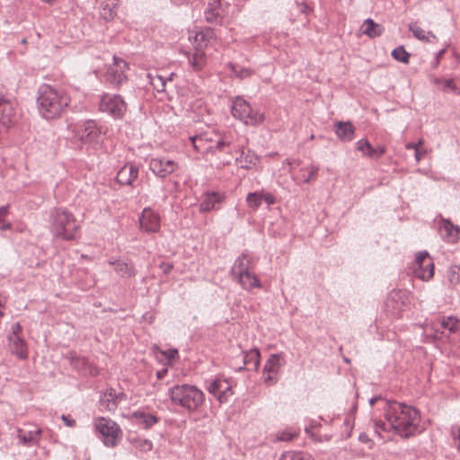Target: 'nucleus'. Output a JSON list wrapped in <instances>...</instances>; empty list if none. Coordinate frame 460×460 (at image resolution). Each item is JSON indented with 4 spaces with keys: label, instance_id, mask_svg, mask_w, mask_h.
I'll list each match as a JSON object with an SVG mask.
<instances>
[{
    "label": "nucleus",
    "instance_id": "f257e3e1",
    "mask_svg": "<svg viewBox=\"0 0 460 460\" xmlns=\"http://www.w3.org/2000/svg\"><path fill=\"white\" fill-rule=\"evenodd\" d=\"M385 420L376 421V432L394 431L402 438L414 436L419 429L420 413L409 405L395 401L385 402L384 408Z\"/></svg>",
    "mask_w": 460,
    "mask_h": 460
},
{
    "label": "nucleus",
    "instance_id": "f03ea898",
    "mask_svg": "<svg viewBox=\"0 0 460 460\" xmlns=\"http://www.w3.org/2000/svg\"><path fill=\"white\" fill-rule=\"evenodd\" d=\"M71 99L61 87L42 84L37 92L39 114L47 120L59 119L67 110Z\"/></svg>",
    "mask_w": 460,
    "mask_h": 460
},
{
    "label": "nucleus",
    "instance_id": "7ed1b4c3",
    "mask_svg": "<svg viewBox=\"0 0 460 460\" xmlns=\"http://www.w3.org/2000/svg\"><path fill=\"white\" fill-rule=\"evenodd\" d=\"M79 223L72 212L64 208H55L49 214V231L53 236L70 241L76 237Z\"/></svg>",
    "mask_w": 460,
    "mask_h": 460
},
{
    "label": "nucleus",
    "instance_id": "20e7f679",
    "mask_svg": "<svg viewBox=\"0 0 460 460\" xmlns=\"http://www.w3.org/2000/svg\"><path fill=\"white\" fill-rule=\"evenodd\" d=\"M172 403L190 412L199 410L205 401L204 393L197 386L188 384L175 385L168 390Z\"/></svg>",
    "mask_w": 460,
    "mask_h": 460
},
{
    "label": "nucleus",
    "instance_id": "39448f33",
    "mask_svg": "<svg viewBox=\"0 0 460 460\" xmlns=\"http://www.w3.org/2000/svg\"><path fill=\"white\" fill-rule=\"evenodd\" d=\"M70 139L76 145L97 143L102 135V129L93 120H86L70 126Z\"/></svg>",
    "mask_w": 460,
    "mask_h": 460
},
{
    "label": "nucleus",
    "instance_id": "423d86ee",
    "mask_svg": "<svg viewBox=\"0 0 460 460\" xmlns=\"http://www.w3.org/2000/svg\"><path fill=\"white\" fill-rule=\"evenodd\" d=\"M232 115L251 126L261 124L264 120V114L252 108L249 102L240 96L233 102Z\"/></svg>",
    "mask_w": 460,
    "mask_h": 460
},
{
    "label": "nucleus",
    "instance_id": "0eeeda50",
    "mask_svg": "<svg viewBox=\"0 0 460 460\" xmlns=\"http://www.w3.org/2000/svg\"><path fill=\"white\" fill-rule=\"evenodd\" d=\"M93 425L106 447H114L118 445L121 429L114 420L105 417H98L94 419Z\"/></svg>",
    "mask_w": 460,
    "mask_h": 460
},
{
    "label": "nucleus",
    "instance_id": "6e6552de",
    "mask_svg": "<svg viewBox=\"0 0 460 460\" xmlns=\"http://www.w3.org/2000/svg\"><path fill=\"white\" fill-rule=\"evenodd\" d=\"M99 111L115 119H122L128 111V104L119 94L103 93L100 98Z\"/></svg>",
    "mask_w": 460,
    "mask_h": 460
},
{
    "label": "nucleus",
    "instance_id": "1a4fd4ad",
    "mask_svg": "<svg viewBox=\"0 0 460 460\" xmlns=\"http://www.w3.org/2000/svg\"><path fill=\"white\" fill-rule=\"evenodd\" d=\"M194 149L198 152H214L215 150L222 151L226 147L230 146L233 143V137L231 135L225 134L215 141L216 146L208 145V142H212V139L208 137V134H200L190 137Z\"/></svg>",
    "mask_w": 460,
    "mask_h": 460
},
{
    "label": "nucleus",
    "instance_id": "9d476101",
    "mask_svg": "<svg viewBox=\"0 0 460 460\" xmlns=\"http://www.w3.org/2000/svg\"><path fill=\"white\" fill-rule=\"evenodd\" d=\"M22 327L19 323H14L8 335V348L12 354L20 359L28 358V347L24 339L21 336Z\"/></svg>",
    "mask_w": 460,
    "mask_h": 460
},
{
    "label": "nucleus",
    "instance_id": "9b49d317",
    "mask_svg": "<svg viewBox=\"0 0 460 460\" xmlns=\"http://www.w3.org/2000/svg\"><path fill=\"white\" fill-rule=\"evenodd\" d=\"M128 69V63L124 59L114 56L113 62L109 66L104 75L105 80L118 88L127 81L126 71Z\"/></svg>",
    "mask_w": 460,
    "mask_h": 460
},
{
    "label": "nucleus",
    "instance_id": "f8f14e48",
    "mask_svg": "<svg viewBox=\"0 0 460 460\" xmlns=\"http://www.w3.org/2000/svg\"><path fill=\"white\" fill-rule=\"evenodd\" d=\"M20 115L14 102L0 96V128L8 129L19 120Z\"/></svg>",
    "mask_w": 460,
    "mask_h": 460
},
{
    "label": "nucleus",
    "instance_id": "ddd939ff",
    "mask_svg": "<svg viewBox=\"0 0 460 460\" xmlns=\"http://www.w3.org/2000/svg\"><path fill=\"white\" fill-rule=\"evenodd\" d=\"M414 275L424 281L434 276V262L426 251L418 252L415 256Z\"/></svg>",
    "mask_w": 460,
    "mask_h": 460
},
{
    "label": "nucleus",
    "instance_id": "4468645a",
    "mask_svg": "<svg viewBox=\"0 0 460 460\" xmlns=\"http://www.w3.org/2000/svg\"><path fill=\"white\" fill-rule=\"evenodd\" d=\"M139 228L147 234H155L160 230L161 217L157 211L145 208L139 217Z\"/></svg>",
    "mask_w": 460,
    "mask_h": 460
},
{
    "label": "nucleus",
    "instance_id": "2eb2a0df",
    "mask_svg": "<svg viewBox=\"0 0 460 460\" xmlns=\"http://www.w3.org/2000/svg\"><path fill=\"white\" fill-rule=\"evenodd\" d=\"M284 360L279 354H271L263 367V379L267 385L277 383L279 371L283 366Z\"/></svg>",
    "mask_w": 460,
    "mask_h": 460
},
{
    "label": "nucleus",
    "instance_id": "dca6fc26",
    "mask_svg": "<svg viewBox=\"0 0 460 460\" xmlns=\"http://www.w3.org/2000/svg\"><path fill=\"white\" fill-rule=\"evenodd\" d=\"M149 168L157 177L165 178L174 172L179 168V165L173 160L155 157L150 159Z\"/></svg>",
    "mask_w": 460,
    "mask_h": 460
},
{
    "label": "nucleus",
    "instance_id": "f3484780",
    "mask_svg": "<svg viewBox=\"0 0 460 460\" xmlns=\"http://www.w3.org/2000/svg\"><path fill=\"white\" fill-rule=\"evenodd\" d=\"M208 390L221 403L227 402L229 396L233 394L232 385L229 381L219 377L215 378L209 383Z\"/></svg>",
    "mask_w": 460,
    "mask_h": 460
},
{
    "label": "nucleus",
    "instance_id": "a211bd4d",
    "mask_svg": "<svg viewBox=\"0 0 460 460\" xmlns=\"http://www.w3.org/2000/svg\"><path fill=\"white\" fill-rule=\"evenodd\" d=\"M139 173L138 166L134 164H126L117 172L116 181L120 185L133 186Z\"/></svg>",
    "mask_w": 460,
    "mask_h": 460
},
{
    "label": "nucleus",
    "instance_id": "6ab92c4d",
    "mask_svg": "<svg viewBox=\"0 0 460 460\" xmlns=\"http://www.w3.org/2000/svg\"><path fill=\"white\" fill-rule=\"evenodd\" d=\"M70 363L75 369L84 376H96L99 374L98 368L91 364L85 357L70 353Z\"/></svg>",
    "mask_w": 460,
    "mask_h": 460
},
{
    "label": "nucleus",
    "instance_id": "aec40b11",
    "mask_svg": "<svg viewBox=\"0 0 460 460\" xmlns=\"http://www.w3.org/2000/svg\"><path fill=\"white\" fill-rule=\"evenodd\" d=\"M242 358L243 366H239L237 367L238 371L244 369L245 367L248 370H258L261 358V354L258 349L253 348L248 351L243 352Z\"/></svg>",
    "mask_w": 460,
    "mask_h": 460
},
{
    "label": "nucleus",
    "instance_id": "412c9836",
    "mask_svg": "<svg viewBox=\"0 0 460 460\" xmlns=\"http://www.w3.org/2000/svg\"><path fill=\"white\" fill-rule=\"evenodd\" d=\"M122 397L123 394H117L113 389L107 390L100 399L101 406L109 411H114Z\"/></svg>",
    "mask_w": 460,
    "mask_h": 460
},
{
    "label": "nucleus",
    "instance_id": "4be33fe9",
    "mask_svg": "<svg viewBox=\"0 0 460 460\" xmlns=\"http://www.w3.org/2000/svg\"><path fill=\"white\" fill-rule=\"evenodd\" d=\"M357 148L362 152L365 156L373 159H378L385 153V148L383 146L373 147L368 140L360 139L357 142Z\"/></svg>",
    "mask_w": 460,
    "mask_h": 460
},
{
    "label": "nucleus",
    "instance_id": "5701e85b",
    "mask_svg": "<svg viewBox=\"0 0 460 460\" xmlns=\"http://www.w3.org/2000/svg\"><path fill=\"white\" fill-rule=\"evenodd\" d=\"M253 261L247 252H243L234 261L232 267V273L236 277L251 270Z\"/></svg>",
    "mask_w": 460,
    "mask_h": 460
},
{
    "label": "nucleus",
    "instance_id": "b1692460",
    "mask_svg": "<svg viewBox=\"0 0 460 460\" xmlns=\"http://www.w3.org/2000/svg\"><path fill=\"white\" fill-rule=\"evenodd\" d=\"M258 162V155L251 150H247L246 152L244 150H242L240 152V155L235 158V163L237 164V165L240 168L246 170H250L256 167Z\"/></svg>",
    "mask_w": 460,
    "mask_h": 460
},
{
    "label": "nucleus",
    "instance_id": "393cba45",
    "mask_svg": "<svg viewBox=\"0 0 460 460\" xmlns=\"http://www.w3.org/2000/svg\"><path fill=\"white\" fill-rule=\"evenodd\" d=\"M17 432V438L20 443L26 447L38 445L42 434L41 429H36L28 432L23 431L22 429H18Z\"/></svg>",
    "mask_w": 460,
    "mask_h": 460
},
{
    "label": "nucleus",
    "instance_id": "a878e982",
    "mask_svg": "<svg viewBox=\"0 0 460 460\" xmlns=\"http://www.w3.org/2000/svg\"><path fill=\"white\" fill-rule=\"evenodd\" d=\"M189 64L194 71L201 70L207 64V55L200 48H194L193 52L187 55Z\"/></svg>",
    "mask_w": 460,
    "mask_h": 460
},
{
    "label": "nucleus",
    "instance_id": "bb28decb",
    "mask_svg": "<svg viewBox=\"0 0 460 460\" xmlns=\"http://www.w3.org/2000/svg\"><path fill=\"white\" fill-rule=\"evenodd\" d=\"M132 417L137 424L143 426L146 429H151L159 421L157 416L143 411H134Z\"/></svg>",
    "mask_w": 460,
    "mask_h": 460
},
{
    "label": "nucleus",
    "instance_id": "cd10ccee",
    "mask_svg": "<svg viewBox=\"0 0 460 460\" xmlns=\"http://www.w3.org/2000/svg\"><path fill=\"white\" fill-rule=\"evenodd\" d=\"M335 133L341 141H351L354 138L355 128L349 121H337L335 123Z\"/></svg>",
    "mask_w": 460,
    "mask_h": 460
},
{
    "label": "nucleus",
    "instance_id": "c85d7f7f",
    "mask_svg": "<svg viewBox=\"0 0 460 460\" xmlns=\"http://www.w3.org/2000/svg\"><path fill=\"white\" fill-rule=\"evenodd\" d=\"M243 289L252 290L261 287L259 278L251 270L235 277Z\"/></svg>",
    "mask_w": 460,
    "mask_h": 460
},
{
    "label": "nucleus",
    "instance_id": "c756f323",
    "mask_svg": "<svg viewBox=\"0 0 460 460\" xmlns=\"http://www.w3.org/2000/svg\"><path fill=\"white\" fill-rule=\"evenodd\" d=\"M108 263L113 266L114 270L122 278H130L136 275L133 265L125 261L119 259L110 260Z\"/></svg>",
    "mask_w": 460,
    "mask_h": 460
},
{
    "label": "nucleus",
    "instance_id": "7c9ffc66",
    "mask_svg": "<svg viewBox=\"0 0 460 460\" xmlns=\"http://www.w3.org/2000/svg\"><path fill=\"white\" fill-rule=\"evenodd\" d=\"M173 73H170L168 75H164L155 72V74L149 73L148 78L150 84L159 93H163L165 91V86L168 82H171Z\"/></svg>",
    "mask_w": 460,
    "mask_h": 460
},
{
    "label": "nucleus",
    "instance_id": "2f4dec72",
    "mask_svg": "<svg viewBox=\"0 0 460 460\" xmlns=\"http://www.w3.org/2000/svg\"><path fill=\"white\" fill-rule=\"evenodd\" d=\"M438 324V326L435 328V331L441 333L446 330L450 333H456L460 331V322L454 316L442 317Z\"/></svg>",
    "mask_w": 460,
    "mask_h": 460
},
{
    "label": "nucleus",
    "instance_id": "473e14b6",
    "mask_svg": "<svg viewBox=\"0 0 460 460\" xmlns=\"http://www.w3.org/2000/svg\"><path fill=\"white\" fill-rule=\"evenodd\" d=\"M222 200L220 194L216 192L206 193L200 201L199 210L201 212H208L216 208Z\"/></svg>",
    "mask_w": 460,
    "mask_h": 460
},
{
    "label": "nucleus",
    "instance_id": "72a5a7b5",
    "mask_svg": "<svg viewBox=\"0 0 460 460\" xmlns=\"http://www.w3.org/2000/svg\"><path fill=\"white\" fill-rule=\"evenodd\" d=\"M215 37L214 31L210 28H206L197 32L194 36V48H200L204 49Z\"/></svg>",
    "mask_w": 460,
    "mask_h": 460
},
{
    "label": "nucleus",
    "instance_id": "f704fd0d",
    "mask_svg": "<svg viewBox=\"0 0 460 460\" xmlns=\"http://www.w3.org/2000/svg\"><path fill=\"white\" fill-rule=\"evenodd\" d=\"M408 27L409 30L412 32L413 36L419 40L424 42H431L437 40L436 35L432 31H426L422 28H420L416 22H411Z\"/></svg>",
    "mask_w": 460,
    "mask_h": 460
},
{
    "label": "nucleus",
    "instance_id": "c9c22d12",
    "mask_svg": "<svg viewBox=\"0 0 460 460\" xmlns=\"http://www.w3.org/2000/svg\"><path fill=\"white\" fill-rule=\"evenodd\" d=\"M117 7V0H105L101 5V16L106 21L112 20L116 15Z\"/></svg>",
    "mask_w": 460,
    "mask_h": 460
},
{
    "label": "nucleus",
    "instance_id": "e433bc0d",
    "mask_svg": "<svg viewBox=\"0 0 460 460\" xmlns=\"http://www.w3.org/2000/svg\"><path fill=\"white\" fill-rule=\"evenodd\" d=\"M221 2L220 0H209L208 7L205 10V18L208 22H213L220 16Z\"/></svg>",
    "mask_w": 460,
    "mask_h": 460
},
{
    "label": "nucleus",
    "instance_id": "4c0bfd02",
    "mask_svg": "<svg viewBox=\"0 0 460 460\" xmlns=\"http://www.w3.org/2000/svg\"><path fill=\"white\" fill-rule=\"evenodd\" d=\"M362 32L370 38L380 36L383 32V28L380 24L376 23L372 19H367L362 27Z\"/></svg>",
    "mask_w": 460,
    "mask_h": 460
},
{
    "label": "nucleus",
    "instance_id": "58836bf2",
    "mask_svg": "<svg viewBox=\"0 0 460 460\" xmlns=\"http://www.w3.org/2000/svg\"><path fill=\"white\" fill-rule=\"evenodd\" d=\"M442 233H444V238L447 242H456L458 238L459 228L447 221L442 226Z\"/></svg>",
    "mask_w": 460,
    "mask_h": 460
},
{
    "label": "nucleus",
    "instance_id": "ea45409f",
    "mask_svg": "<svg viewBox=\"0 0 460 460\" xmlns=\"http://www.w3.org/2000/svg\"><path fill=\"white\" fill-rule=\"evenodd\" d=\"M279 460H314V458L310 454L303 451H287Z\"/></svg>",
    "mask_w": 460,
    "mask_h": 460
},
{
    "label": "nucleus",
    "instance_id": "a19ab883",
    "mask_svg": "<svg viewBox=\"0 0 460 460\" xmlns=\"http://www.w3.org/2000/svg\"><path fill=\"white\" fill-rule=\"evenodd\" d=\"M262 201H263L262 190L250 192L246 196L247 206L253 210L258 209L260 208V206L261 205Z\"/></svg>",
    "mask_w": 460,
    "mask_h": 460
},
{
    "label": "nucleus",
    "instance_id": "79ce46f5",
    "mask_svg": "<svg viewBox=\"0 0 460 460\" xmlns=\"http://www.w3.org/2000/svg\"><path fill=\"white\" fill-rule=\"evenodd\" d=\"M228 66L233 75L239 79L248 78L252 75V70L247 67H241L238 65L229 63Z\"/></svg>",
    "mask_w": 460,
    "mask_h": 460
},
{
    "label": "nucleus",
    "instance_id": "37998d69",
    "mask_svg": "<svg viewBox=\"0 0 460 460\" xmlns=\"http://www.w3.org/2000/svg\"><path fill=\"white\" fill-rule=\"evenodd\" d=\"M131 445L139 451L148 452L153 448V444L149 439L146 438H132L130 440Z\"/></svg>",
    "mask_w": 460,
    "mask_h": 460
},
{
    "label": "nucleus",
    "instance_id": "c03bdc74",
    "mask_svg": "<svg viewBox=\"0 0 460 460\" xmlns=\"http://www.w3.org/2000/svg\"><path fill=\"white\" fill-rule=\"evenodd\" d=\"M392 57L403 64H408L410 60V54L404 49L402 46L395 48L392 51Z\"/></svg>",
    "mask_w": 460,
    "mask_h": 460
},
{
    "label": "nucleus",
    "instance_id": "a18cd8bd",
    "mask_svg": "<svg viewBox=\"0 0 460 460\" xmlns=\"http://www.w3.org/2000/svg\"><path fill=\"white\" fill-rule=\"evenodd\" d=\"M8 213H9V206L8 205L0 207V231L12 229V224L5 220V217H7Z\"/></svg>",
    "mask_w": 460,
    "mask_h": 460
},
{
    "label": "nucleus",
    "instance_id": "49530a36",
    "mask_svg": "<svg viewBox=\"0 0 460 460\" xmlns=\"http://www.w3.org/2000/svg\"><path fill=\"white\" fill-rule=\"evenodd\" d=\"M319 171V167L317 165L311 164L310 166L303 169V172H307L302 175V181L305 183H308L312 180L315 179Z\"/></svg>",
    "mask_w": 460,
    "mask_h": 460
},
{
    "label": "nucleus",
    "instance_id": "de8ad7c7",
    "mask_svg": "<svg viewBox=\"0 0 460 460\" xmlns=\"http://www.w3.org/2000/svg\"><path fill=\"white\" fill-rule=\"evenodd\" d=\"M460 267L451 266L447 270V279L452 286H456L460 283Z\"/></svg>",
    "mask_w": 460,
    "mask_h": 460
},
{
    "label": "nucleus",
    "instance_id": "09e8293b",
    "mask_svg": "<svg viewBox=\"0 0 460 460\" xmlns=\"http://www.w3.org/2000/svg\"><path fill=\"white\" fill-rule=\"evenodd\" d=\"M441 89L444 92H452L460 94V87L454 79H444Z\"/></svg>",
    "mask_w": 460,
    "mask_h": 460
},
{
    "label": "nucleus",
    "instance_id": "8fccbe9b",
    "mask_svg": "<svg viewBox=\"0 0 460 460\" xmlns=\"http://www.w3.org/2000/svg\"><path fill=\"white\" fill-rule=\"evenodd\" d=\"M296 436V433H293L291 431H283L279 434H278L277 438L278 440L281 441H290Z\"/></svg>",
    "mask_w": 460,
    "mask_h": 460
},
{
    "label": "nucleus",
    "instance_id": "3c124183",
    "mask_svg": "<svg viewBox=\"0 0 460 460\" xmlns=\"http://www.w3.org/2000/svg\"><path fill=\"white\" fill-rule=\"evenodd\" d=\"M263 201H265L268 205H273L276 203L275 197L269 192H264L262 190Z\"/></svg>",
    "mask_w": 460,
    "mask_h": 460
},
{
    "label": "nucleus",
    "instance_id": "603ef678",
    "mask_svg": "<svg viewBox=\"0 0 460 460\" xmlns=\"http://www.w3.org/2000/svg\"><path fill=\"white\" fill-rule=\"evenodd\" d=\"M422 144H423V141L421 139H420L418 141V143L410 142V143L406 144L405 147H406V149H413L416 152L417 149L420 148V146Z\"/></svg>",
    "mask_w": 460,
    "mask_h": 460
},
{
    "label": "nucleus",
    "instance_id": "864d4df0",
    "mask_svg": "<svg viewBox=\"0 0 460 460\" xmlns=\"http://www.w3.org/2000/svg\"><path fill=\"white\" fill-rule=\"evenodd\" d=\"M446 52V49H443L441 50H439L437 55H436V58L432 64L433 67H437L439 64V61H440V58L443 57V55L445 54Z\"/></svg>",
    "mask_w": 460,
    "mask_h": 460
},
{
    "label": "nucleus",
    "instance_id": "5fc2aeb1",
    "mask_svg": "<svg viewBox=\"0 0 460 460\" xmlns=\"http://www.w3.org/2000/svg\"><path fill=\"white\" fill-rule=\"evenodd\" d=\"M427 151L426 149H423V148H419L417 149V151L415 152V159L417 162H420L423 156L426 155Z\"/></svg>",
    "mask_w": 460,
    "mask_h": 460
},
{
    "label": "nucleus",
    "instance_id": "6e6d98bb",
    "mask_svg": "<svg viewBox=\"0 0 460 460\" xmlns=\"http://www.w3.org/2000/svg\"><path fill=\"white\" fill-rule=\"evenodd\" d=\"M61 419L62 420L65 422V424L67 426V427H74L75 425V420H72V419H69L68 416H66V415H62L61 416Z\"/></svg>",
    "mask_w": 460,
    "mask_h": 460
},
{
    "label": "nucleus",
    "instance_id": "4d7b16f0",
    "mask_svg": "<svg viewBox=\"0 0 460 460\" xmlns=\"http://www.w3.org/2000/svg\"><path fill=\"white\" fill-rule=\"evenodd\" d=\"M177 353L178 352L176 349H170L165 353V355L168 357L169 359H173L176 357Z\"/></svg>",
    "mask_w": 460,
    "mask_h": 460
},
{
    "label": "nucleus",
    "instance_id": "13d9d810",
    "mask_svg": "<svg viewBox=\"0 0 460 460\" xmlns=\"http://www.w3.org/2000/svg\"><path fill=\"white\" fill-rule=\"evenodd\" d=\"M167 368H163L162 370H159L157 371L156 373V376L158 379H162L165 376V375L167 374Z\"/></svg>",
    "mask_w": 460,
    "mask_h": 460
},
{
    "label": "nucleus",
    "instance_id": "bf43d9fd",
    "mask_svg": "<svg viewBox=\"0 0 460 460\" xmlns=\"http://www.w3.org/2000/svg\"><path fill=\"white\" fill-rule=\"evenodd\" d=\"M161 268L164 273H169L172 267L169 263H163Z\"/></svg>",
    "mask_w": 460,
    "mask_h": 460
},
{
    "label": "nucleus",
    "instance_id": "052dcab7",
    "mask_svg": "<svg viewBox=\"0 0 460 460\" xmlns=\"http://www.w3.org/2000/svg\"><path fill=\"white\" fill-rule=\"evenodd\" d=\"M443 80L444 79H441V78H438V77H432L431 79V82L432 84H436V85H439V84H443Z\"/></svg>",
    "mask_w": 460,
    "mask_h": 460
},
{
    "label": "nucleus",
    "instance_id": "680f3d73",
    "mask_svg": "<svg viewBox=\"0 0 460 460\" xmlns=\"http://www.w3.org/2000/svg\"><path fill=\"white\" fill-rule=\"evenodd\" d=\"M299 5L301 7V11L304 12L305 13H306L310 10L309 6L305 3H301L299 4Z\"/></svg>",
    "mask_w": 460,
    "mask_h": 460
},
{
    "label": "nucleus",
    "instance_id": "e2e57ef3",
    "mask_svg": "<svg viewBox=\"0 0 460 460\" xmlns=\"http://www.w3.org/2000/svg\"><path fill=\"white\" fill-rule=\"evenodd\" d=\"M381 397H373L369 400V404L374 405L378 400H380Z\"/></svg>",
    "mask_w": 460,
    "mask_h": 460
},
{
    "label": "nucleus",
    "instance_id": "0e129e2a",
    "mask_svg": "<svg viewBox=\"0 0 460 460\" xmlns=\"http://www.w3.org/2000/svg\"><path fill=\"white\" fill-rule=\"evenodd\" d=\"M174 4H181L185 2H187L188 0H171Z\"/></svg>",
    "mask_w": 460,
    "mask_h": 460
},
{
    "label": "nucleus",
    "instance_id": "69168bd1",
    "mask_svg": "<svg viewBox=\"0 0 460 460\" xmlns=\"http://www.w3.org/2000/svg\"><path fill=\"white\" fill-rule=\"evenodd\" d=\"M458 439H459V448H460V428L457 429V434H456Z\"/></svg>",
    "mask_w": 460,
    "mask_h": 460
},
{
    "label": "nucleus",
    "instance_id": "338daca9",
    "mask_svg": "<svg viewBox=\"0 0 460 460\" xmlns=\"http://www.w3.org/2000/svg\"><path fill=\"white\" fill-rule=\"evenodd\" d=\"M288 164H299V162L296 161V160H294L293 163L289 162V160H288Z\"/></svg>",
    "mask_w": 460,
    "mask_h": 460
}]
</instances>
